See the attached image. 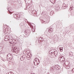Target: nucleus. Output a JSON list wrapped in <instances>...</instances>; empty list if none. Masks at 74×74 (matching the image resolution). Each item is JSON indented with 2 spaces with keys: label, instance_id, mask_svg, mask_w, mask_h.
Masks as SVG:
<instances>
[{
  "label": "nucleus",
  "instance_id": "18",
  "mask_svg": "<svg viewBox=\"0 0 74 74\" xmlns=\"http://www.w3.org/2000/svg\"><path fill=\"white\" fill-rule=\"evenodd\" d=\"M12 51L13 53H14V49L12 50Z\"/></svg>",
  "mask_w": 74,
  "mask_h": 74
},
{
  "label": "nucleus",
  "instance_id": "6",
  "mask_svg": "<svg viewBox=\"0 0 74 74\" xmlns=\"http://www.w3.org/2000/svg\"><path fill=\"white\" fill-rule=\"evenodd\" d=\"M48 31L49 33H52V32H53V29L52 28H49Z\"/></svg>",
  "mask_w": 74,
  "mask_h": 74
},
{
  "label": "nucleus",
  "instance_id": "14",
  "mask_svg": "<svg viewBox=\"0 0 74 74\" xmlns=\"http://www.w3.org/2000/svg\"><path fill=\"white\" fill-rule=\"evenodd\" d=\"M50 70L51 71H53V70H54V67H51L50 68Z\"/></svg>",
  "mask_w": 74,
  "mask_h": 74
},
{
  "label": "nucleus",
  "instance_id": "4",
  "mask_svg": "<svg viewBox=\"0 0 74 74\" xmlns=\"http://www.w3.org/2000/svg\"><path fill=\"white\" fill-rule=\"evenodd\" d=\"M55 67L57 70L60 69V66L58 65H56L55 66Z\"/></svg>",
  "mask_w": 74,
  "mask_h": 74
},
{
  "label": "nucleus",
  "instance_id": "22",
  "mask_svg": "<svg viewBox=\"0 0 74 74\" xmlns=\"http://www.w3.org/2000/svg\"><path fill=\"white\" fill-rule=\"evenodd\" d=\"M14 15H17V14H14Z\"/></svg>",
  "mask_w": 74,
  "mask_h": 74
},
{
  "label": "nucleus",
  "instance_id": "11",
  "mask_svg": "<svg viewBox=\"0 0 74 74\" xmlns=\"http://www.w3.org/2000/svg\"><path fill=\"white\" fill-rule=\"evenodd\" d=\"M7 36H5V38L4 40L5 41H7L8 40V38H7Z\"/></svg>",
  "mask_w": 74,
  "mask_h": 74
},
{
  "label": "nucleus",
  "instance_id": "9",
  "mask_svg": "<svg viewBox=\"0 0 74 74\" xmlns=\"http://www.w3.org/2000/svg\"><path fill=\"white\" fill-rule=\"evenodd\" d=\"M73 55V53H72L71 52L69 53V55L70 56H71V57H72Z\"/></svg>",
  "mask_w": 74,
  "mask_h": 74
},
{
  "label": "nucleus",
  "instance_id": "12",
  "mask_svg": "<svg viewBox=\"0 0 74 74\" xmlns=\"http://www.w3.org/2000/svg\"><path fill=\"white\" fill-rule=\"evenodd\" d=\"M51 35H52V34L51 33H49L48 34V35H47V37H50L51 36Z\"/></svg>",
  "mask_w": 74,
  "mask_h": 74
},
{
  "label": "nucleus",
  "instance_id": "25",
  "mask_svg": "<svg viewBox=\"0 0 74 74\" xmlns=\"http://www.w3.org/2000/svg\"><path fill=\"white\" fill-rule=\"evenodd\" d=\"M72 72H73H73H74V71H72Z\"/></svg>",
  "mask_w": 74,
  "mask_h": 74
},
{
  "label": "nucleus",
  "instance_id": "19",
  "mask_svg": "<svg viewBox=\"0 0 74 74\" xmlns=\"http://www.w3.org/2000/svg\"><path fill=\"white\" fill-rule=\"evenodd\" d=\"M11 44H14V42H11L10 43Z\"/></svg>",
  "mask_w": 74,
  "mask_h": 74
},
{
  "label": "nucleus",
  "instance_id": "2",
  "mask_svg": "<svg viewBox=\"0 0 74 74\" xmlns=\"http://www.w3.org/2000/svg\"><path fill=\"white\" fill-rule=\"evenodd\" d=\"M50 53L51 55H52L51 53H52V54H54L55 56H56V55H58V52L57 51H55L54 50H51L50 51Z\"/></svg>",
  "mask_w": 74,
  "mask_h": 74
},
{
  "label": "nucleus",
  "instance_id": "8",
  "mask_svg": "<svg viewBox=\"0 0 74 74\" xmlns=\"http://www.w3.org/2000/svg\"><path fill=\"white\" fill-rule=\"evenodd\" d=\"M66 7H67V6H66V4H64V3L62 5V8L63 9H65V8H66Z\"/></svg>",
  "mask_w": 74,
  "mask_h": 74
},
{
  "label": "nucleus",
  "instance_id": "26",
  "mask_svg": "<svg viewBox=\"0 0 74 74\" xmlns=\"http://www.w3.org/2000/svg\"><path fill=\"white\" fill-rule=\"evenodd\" d=\"M71 8H70V9H71Z\"/></svg>",
  "mask_w": 74,
  "mask_h": 74
},
{
  "label": "nucleus",
  "instance_id": "7",
  "mask_svg": "<svg viewBox=\"0 0 74 74\" xmlns=\"http://www.w3.org/2000/svg\"><path fill=\"white\" fill-rule=\"evenodd\" d=\"M55 8L56 11H58V10H59V9L60 8V7L59 6V5H57L56 6Z\"/></svg>",
  "mask_w": 74,
  "mask_h": 74
},
{
  "label": "nucleus",
  "instance_id": "5",
  "mask_svg": "<svg viewBox=\"0 0 74 74\" xmlns=\"http://www.w3.org/2000/svg\"><path fill=\"white\" fill-rule=\"evenodd\" d=\"M26 57V56L24 55L22 56V57H21L20 58V60L21 61H23L24 60H25V57Z\"/></svg>",
  "mask_w": 74,
  "mask_h": 74
},
{
  "label": "nucleus",
  "instance_id": "21",
  "mask_svg": "<svg viewBox=\"0 0 74 74\" xmlns=\"http://www.w3.org/2000/svg\"><path fill=\"white\" fill-rule=\"evenodd\" d=\"M26 58H27V59H29V58L27 57H26Z\"/></svg>",
  "mask_w": 74,
  "mask_h": 74
},
{
  "label": "nucleus",
  "instance_id": "15",
  "mask_svg": "<svg viewBox=\"0 0 74 74\" xmlns=\"http://www.w3.org/2000/svg\"><path fill=\"white\" fill-rule=\"evenodd\" d=\"M3 50V48L2 47L0 46V52H1Z\"/></svg>",
  "mask_w": 74,
  "mask_h": 74
},
{
  "label": "nucleus",
  "instance_id": "13",
  "mask_svg": "<svg viewBox=\"0 0 74 74\" xmlns=\"http://www.w3.org/2000/svg\"><path fill=\"white\" fill-rule=\"evenodd\" d=\"M7 8L8 9V10L9 11H10L11 10V8L10 7H8Z\"/></svg>",
  "mask_w": 74,
  "mask_h": 74
},
{
  "label": "nucleus",
  "instance_id": "24",
  "mask_svg": "<svg viewBox=\"0 0 74 74\" xmlns=\"http://www.w3.org/2000/svg\"><path fill=\"white\" fill-rule=\"evenodd\" d=\"M25 1H26V0H24Z\"/></svg>",
  "mask_w": 74,
  "mask_h": 74
},
{
  "label": "nucleus",
  "instance_id": "20",
  "mask_svg": "<svg viewBox=\"0 0 74 74\" xmlns=\"http://www.w3.org/2000/svg\"><path fill=\"white\" fill-rule=\"evenodd\" d=\"M13 51H14V52H16V50L13 49Z\"/></svg>",
  "mask_w": 74,
  "mask_h": 74
},
{
  "label": "nucleus",
  "instance_id": "27",
  "mask_svg": "<svg viewBox=\"0 0 74 74\" xmlns=\"http://www.w3.org/2000/svg\"><path fill=\"white\" fill-rule=\"evenodd\" d=\"M50 13H51V12Z\"/></svg>",
  "mask_w": 74,
  "mask_h": 74
},
{
  "label": "nucleus",
  "instance_id": "1",
  "mask_svg": "<svg viewBox=\"0 0 74 74\" xmlns=\"http://www.w3.org/2000/svg\"><path fill=\"white\" fill-rule=\"evenodd\" d=\"M12 55L10 53H9L7 55V60L8 61H10L12 59Z\"/></svg>",
  "mask_w": 74,
  "mask_h": 74
},
{
  "label": "nucleus",
  "instance_id": "10",
  "mask_svg": "<svg viewBox=\"0 0 74 74\" xmlns=\"http://www.w3.org/2000/svg\"><path fill=\"white\" fill-rule=\"evenodd\" d=\"M63 48L62 47H60L59 48V49L60 52H62L63 51Z\"/></svg>",
  "mask_w": 74,
  "mask_h": 74
},
{
  "label": "nucleus",
  "instance_id": "3",
  "mask_svg": "<svg viewBox=\"0 0 74 74\" xmlns=\"http://www.w3.org/2000/svg\"><path fill=\"white\" fill-rule=\"evenodd\" d=\"M38 61H37V60H35L34 61V65L36 66L38 65L40 63V60L38 59H37Z\"/></svg>",
  "mask_w": 74,
  "mask_h": 74
},
{
  "label": "nucleus",
  "instance_id": "16",
  "mask_svg": "<svg viewBox=\"0 0 74 74\" xmlns=\"http://www.w3.org/2000/svg\"><path fill=\"white\" fill-rule=\"evenodd\" d=\"M24 33L25 35H27V32H26V31H24Z\"/></svg>",
  "mask_w": 74,
  "mask_h": 74
},
{
  "label": "nucleus",
  "instance_id": "17",
  "mask_svg": "<svg viewBox=\"0 0 74 74\" xmlns=\"http://www.w3.org/2000/svg\"><path fill=\"white\" fill-rule=\"evenodd\" d=\"M45 21H42V23H45Z\"/></svg>",
  "mask_w": 74,
  "mask_h": 74
},
{
  "label": "nucleus",
  "instance_id": "23",
  "mask_svg": "<svg viewBox=\"0 0 74 74\" xmlns=\"http://www.w3.org/2000/svg\"><path fill=\"white\" fill-rule=\"evenodd\" d=\"M62 59V58H61V59H60V61H62V60H61Z\"/></svg>",
  "mask_w": 74,
  "mask_h": 74
}]
</instances>
